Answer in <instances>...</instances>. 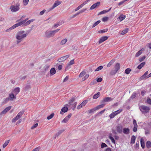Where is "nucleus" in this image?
<instances>
[{"mask_svg":"<svg viewBox=\"0 0 151 151\" xmlns=\"http://www.w3.org/2000/svg\"><path fill=\"white\" fill-rule=\"evenodd\" d=\"M72 115L71 113L70 114L66 116L65 118H64L62 121V123H66L68 122V120L70 118L71 116Z\"/></svg>","mask_w":151,"mask_h":151,"instance_id":"nucleus-12","label":"nucleus"},{"mask_svg":"<svg viewBox=\"0 0 151 151\" xmlns=\"http://www.w3.org/2000/svg\"><path fill=\"white\" fill-rule=\"evenodd\" d=\"M86 72L85 71H83L79 75V77H81L84 76Z\"/></svg>","mask_w":151,"mask_h":151,"instance_id":"nucleus-39","label":"nucleus"},{"mask_svg":"<svg viewBox=\"0 0 151 151\" xmlns=\"http://www.w3.org/2000/svg\"><path fill=\"white\" fill-rule=\"evenodd\" d=\"M108 31V29H106L103 30H101L99 31L98 32L99 33H103L106 32Z\"/></svg>","mask_w":151,"mask_h":151,"instance_id":"nucleus-35","label":"nucleus"},{"mask_svg":"<svg viewBox=\"0 0 151 151\" xmlns=\"http://www.w3.org/2000/svg\"><path fill=\"white\" fill-rule=\"evenodd\" d=\"M35 20V19H32L27 21L26 22L27 26L31 22H33Z\"/></svg>","mask_w":151,"mask_h":151,"instance_id":"nucleus-46","label":"nucleus"},{"mask_svg":"<svg viewBox=\"0 0 151 151\" xmlns=\"http://www.w3.org/2000/svg\"><path fill=\"white\" fill-rule=\"evenodd\" d=\"M139 109L142 113L143 114L148 113L150 110L149 107L145 105H142L140 106Z\"/></svg>","mask_w":151,"mask_h":151,"instance_id":"nucleus-3","label":"nucleus"},{"mask_svg":"<svg viewBox=\"0 0 151 151\" xmlns=\"http://www.w3.org/2000/svg\"><path fill=\"white\" fill-rule=\"evenodd\" d=\"M29 0H23V4L24 6H26L28 4Z\"/></svg>","mask_w":151,"mask_h":151,"instance_id":"nucleus-52","label":"nucleus"},{"mask_svg":"<svg viewBox=\"0 0 151 151\" xmlns=\"http://www.w3.org/2000/svg\"><path fill=\"white\" fill-rule=\"evenodd\" d=\"M125 1V0H124L122 1L119 2V3H118V4L119 6L121 5H122Z\"/></svg>","mask_w":151,"mask_h":151,"instance_id":"nucleus-62","label":"nucleus"},{"mask_svg":"<svg viewBox=\"0 0 151 151\" xmlns=\"http://www.w3.org/2000/svg\"><path fill=\"white\" fill-rule=\"evenodd\" d=\"M56 71L55 69L53 68H52L50 71V73L52 75L56 73Z\"/></svg>","mask_w":151,"mask_h":151,"instance_id":"nucleus-29","label":"nucleus"},{"mask_svg":"<svg viewBox=\"0 0 151 151\" xmlns=\"http://www.w3.org/2000/svg\"><path fill=\"white\" fill-rule=\"evenodd\" d=\"M146 57L145 56H143L141 58L139 59V60L140 62H142L143 61L145 58Z\"/></svg>","mask_w":151,"mask_h":151,"instance_id":"nucleus-50","label":"nucleus"},{"mask_svg":"<svg viewBox=\"0 0 151 151\" xmlns=\"http://www.w3.org/2000/svg\"><path fill=\"white\" fill-rule=\"evenodd\" d=\"M54 114L53 113L51 114L50 115L48 116L47 118V119L49 120L52 119L54 116Z\"/></svg>","mask_w":151,"mask_h":151,"instance_id":"nucleus-40","label":"nucleus"},{"mask_svg":"<svg viewBox=\"0 0 151 151\" xmlns=\"http://www.w3.org/2000/svg\"><path fill=\"white\" fill-rule=\"evenodd\" d=\"M147 102L148 104H151V99H148L147 100Z\"/></svg>","mask_w":151,"mask_h":151,"instance_id":"nucleus-64","label":"nucleus"},{"mask_svg":"<svg viewBox=\"0 0 151 151\" xmlns=\"http://www.w3.org/2000/svg\"><path fill=\"white\" fill-rule=\"evenodd\" d=\"M104 106V104H101L98 105L95 108L96 110H97L103 107Z\"/></svg>","mask_w":151,"mask_h":151,"instance_id":"nucleus-28","label":"nucleus"},{"mask_svg":"<svg viewBox=\"0 0 151 151\" xmlns=\"http://www.w3.org/2000/svg\"><path fill=\"white\" fill-rule=\"evenodd\" d=\"M74 63V60L73 59L70 61V62L68 64L67 67L68 66H69L72 65Z\"/></svg>","mask_w":151,"mask_h":151,"instance_id":"nucleus-45","label":"nucleus"},{"mask_svg":"<svg viewBox=\"0 0 151 151\" xmlns=\"http://www.w3.org/2000/svg\"><path fill=\"white\" fill-rule=\"evenodd\" d=\"M103 68V66L101 65L98 67L95 70V71H97L99 70H101Z\"/></svg>","mask_w":151,"mask_h":151,"instance_id":"nucleus-49","label":"nucleus"},{"mask_svg":"<svg viewBox=\"0 0 151 151\" xmlns=\"http://www.w3.org/2000/svg\"><path fill=\"white\" fill-rule=\"evenodd\" d=\"M115 70H114V74L116 73L120 69V65L119 63H117L115 66Z\"/></svg>","mask_w":151,"mask_h":151,"instance_id":"nucleus-13","label":"nucleus"},{"mask_svg":"<svg viewBox=\"0 0 151 151\" xmlns=\"http://www.w3.org/2000/svg\"><path fill=\"white\" fill-rule=\"evenodd\" d=\"M146 146L148 148H150L151 147V142L149 141H147L146 143Z\"/></svg>","mask_w":151,"mask_h":151,"instance_id":"nucleus-30","label":"nucleus"},{"mask_svg":"<svg viewBox=\"0 0 151 151\" xmlns=\"http://www.w3.org/2000/svg\"><path fill=\"white\" fill-rule=\"evenodd\" d=\"M108 18L107 17H103L102 19V20L103 22H105L107 21L108 20Z\"/></svg>","mask_w":151,"mask_h":151,"instance_id":"nucleus-58","label":"nucleus"},{"mask_svg":"<svg viewBox=\"0 0 151 151\" xmlns=\"http://www.w3.org/2000/svg\"><path fill=\"white\" fill-rule=\"evenodd\" d=\"M31 85L29 84H26L24 88V90L26 91H29V90H30L31 89Z\"/></svg>","mask_w":151,"mask_h":151,"instance_id":"nucleus-18","label":"nucleus"},{"mask_svg":"<svg viewBox=\"0 0 151 151\" xmlns=\"http://www.w3.org/2000/svg\"><path fill=\"white\" fill-rule=\"evenodd\" d=\"M108 12V11H106V10H103L101 12H100L99 14H98V15H101V14H105V13H106Z\"/></svg>","mask_w":151,"mask_h":151,"instance_id":"nucleus-43","label":"nucleus"},{"mask_svg":"<svg viewBox=\"0 0 151 151\" xmlns=\"http://www.w3.org/2000/svg\"><path fill=\"white\" fill-rule=\"evenodd\" d=\"M18 119H18V118L16 116L13 119L12 121L13 122H15Z\"/></svg>","mask_w":151,"mask_h":151,"instance_id":"nucleus-60","label":"nucleus"},{"mask_svg":"<svg viewBox=\"0 0 151 151\" xmlns=\"http://www.w3.org/2000/svg\"><path fill=\"white\" fill-rule=\"evenodd\" d=\"M12 108L11 106H9L5 108L0 113V115L4 114H6V112L9 111Z\"/></svg>","mask_w":151,"mask_h":151,"instance_id":"nucleus-6","label":"nucleus"},{"mask_svg":"<svg viewBox=\"0 0 151 151\" xmlns=\"http://www.w3.org/2000/svg\"><path fill=\"white\" fill-rule=\"evenodd\" d=\"M16 95L12 93L9 94V97L10 101H13L16 98Z\"/></svg>","mask_w":151,"mask_h":151,"instance_id":"nucleus-10","label":"nucleus"},{"mask_svg":"<svg viewBox=\"0 0 151 151\" xmlns=\"http://www.w3.org/2000/svg\"><path fill=\"white\" fill-rule=\"evenodd\" d=\"M135 137L134 135L132 136L131 138V144H134L135 142Z\"/></svg>","mask_w":151,"mask_h":151,"instance_id":"nucleus-22","label":"nucleus"},{"mask_svg":"<svg viewBox=\"0 0 151 151\" xmlns=\"http://www.w3.org/2000/svg\"><path fill=\"white\" fill-rule=\"evenodd\" d=\"M24 111H20L16 116L18 119H19L22 116V114H24Z\"/></svg>","mask_w":151,"mask_h":151,"instance_id":"nucleus-23","label":"nucleus"},{"mask_svg":"<svg viewBox=\"0 0 151 151\" xmlns=\"http://www.w3.org/2000/svg\"><path fill=\"white\" fill-rule=\"evenodd\" d=\"M68 108L67 107L65 106L62 108L61 110V111L60 112V114H63V112H66L68 111Z\"/></svg>","mask_w":151,"mask_h":151,"instance_id":"nucleus-15","label":"nucleus"},{"mask_svg":"<svg viewBox=\"0 0 151 151\" xmlns=\"http://www.w3.org/2000/svg\"><path fill=\"white\" fill-rule=\"evenodd\" d=\"M87 102L88 101L87 100H85L81 104V105L83 107L86 104V103H87Z\"/></svg>","mask_w":151,"mask_h":151,"instance_id":"nucleus-47","label":"nucleus"},{"mask_svg":"<svg viewBox=\"0 0 151 151\" xmlns=\"http://www.w3.org/2000/svg\"><path fill=\"white\" fill-rule=\"evenodd\" d=\"M19 4L17 3L16 5L11 6L10 7V9L12 12H16L19 10Z\"/></svg>","mask_w":151,"mask_h":151,"instance_id":"nucleus-4","label":"nucleus"},{"mask_svg":"<svg viewBox=\"0 0 151 151\" xmlns=\"http://www.w3.org/2000/svg\"><path fill=\"white\" fill-rule=\"evenodd\" d=\"M75 98L74 97H73L71 98L70 99L69 101V104L71 105V103H73L75 100Z\"/></svg>","mask_w":151,"mask_h":151,"instance_id":"nucleus-33","label":"nucleus"},{"mask_svg":"<svg viewBox=\"0 0 151 151\" xmlns=\"http://www.w3.org/2000/svg\"><path fill=\"white\" fill-rule=\"evenodd\" d=\"M9 140H7L5 142V143L3 144V147L4 148H5L7 145H8L9 144Z\"/></svg>","mask_w":151,"mask_h":151,"instance_id":"nucleus-41","label":"nucleus"},{"mask_svg":"<svg viewBox=\"0 0 151 151\" xmlns=\"http://www.w3.org/2000/svg\"><path fill=\"white\" fill-rule=\"evenodd\" d=\"M109 137L110 139L111 140L112 142H113V137L112 136V134H109Z\"/></svg>","mask_w":151,"mask_h":151,"instance_id":"nucleus-56","label":"nucleus"},{"mask_svg":"<svg viewBox=\"0 0 151 151\" xmlns=\"http://www.w3.org/2000/svg\"><path fill=\"white\" fill-rule=\"evenodd\" d=\"M145 64V62H143L140 64L139 65L137 66V68L139 69H140L142 68L143 67Z\"/></svg>","mask_w":151,"mask_h":151,"instance_id":"nucleus-26","label":"nucleus"},{"mask_svg":"<svg viewBox=\"0 0 151 151\" xmlns=\"http://www.w3.org/2000/svg\"><path fill=\"white\" fill-rule=\"evenodd\" d=\"M124 134H127L129 133V129L128 128H123L122 131Z\"/></svg>","mask_w":151,"mask_h":151,"instance_id":"nucleus-17","label":"nucleus"},{"mask_svg":"<svg viewBox=\"0 0 151 151\" xmlns=\"http://www.w3.org/2000/svg\"><path fill=\"white\" fill-rule=\"evenodd\" d=\"M95 111H96V110L95 109V108H94L93 109H91V110H89L88 111L89 113L91 114L93 112Z\"/></svg>","mask_w":151,"mask_h":151,"instance_id":"nucleus-55","label":"nucleus"},{"mask_svg":"<svg viewBox=\"0 0 151 151\" xmlns=\"http://www.w3.org/2000/svg\"><path fill=\"white\" fill-rule=\"evenodd\" d=\"M60 29H58L53 31H46L45 32V36L48 38L53 37L55 34L58 32Z\"/></svg>","mask_w":151,"mask_h":151,"instance_id":"nucleus-2","label":"nucleus"},{"mask_svg":"<svg viewBox=\"0 0 151 151\" xmlns=\"http://www.w3.org/2000/svg\"><path fill=\"white\" fill-rule=\"evenodd\" d=\"M61 1H59L58 0L56 1L55 2L52 8H50V10H51L54 9V8L60 5L61 4Z\"/></svg>","mask_w":151,"mask_h":151,"instance_id":"nucleus-9","label":"nucleus"},{"mask_svg":"<svg viewBox=\"0 0 151 151\" xmlns=\"http://www.w3.org/2000/svg\"><path fill=\"white\" fill-rule=\"evenodd\" d=\"M122 111V109H119L114 112V116L120 113Z\"/></svg>","mask_w":151,"mask_h":151,"instance_id":"nucleus-32","label":"nucleus"},{"mask_svg":"<svg viewBox=\"0 0 151 151\" xmlns=\"http://www.w3.org/2000/svg\"><path fill=\"white\" fill-rule=\"evenodd\" d=\"M138 126H134L133 130L134 132H136L137 130Z\"/></svg>","mask_w":151,"mask_h":151,"instance_id":"nucleus-59","label":"nucleus"},{"mask_svg":"<svg viewBox=\"0 0 151 151\" xmlns=\"http://www.w3.org/2000/svg\"><path fill=\"white\" fill-rule=\"evenodd\" d=\"M40 149L39 147H37L34 149L32 151H39Z\"/></svg>","mask_w":151,"mask_h":151,"instance_id":"nucleus-63","label":"nucleus"},{"mask_svg":"<svg viewBox=\"0 0 151 151\" xmlns=\"http://www.w3.org/2000/svg\"><path fill=\"white\" fill-rule=\"evenodd\" d=\"M116 130L119 133H121L122 132V127L121 126H118L117 127Z\"/></svg>","mask_w":151,"mask_h":151,"instance_id":"nucleus-24","label":"nucleus"},{"mask_svg":"<svg viewBox=\"0 0 151 151\" xmlns=\"http://www.w3.org/2000/svg\"><path fill=\"white\" fill-rule=\"evenodd\" d=\"M101 3L99 1L93 4L90 8V10H92L96 8H97L100 5Z\"/></svg>","mask_w":151,"mask_h":151,"instance_id":"nucleus-8","label":"nucleus"},{"mask_svg":"<svg viewBox=\"0 0 151 151\" xmlns=\"http://www.w3.org/2000/svg\"><path fill=\"white\" fill-rule=\"evenodd\" d=\"M83 6L82 5V4L80 5L79 6H78L75 9V11H77L78 10H79L80 9L82 8Z\"/></svg>","mask_w":151,"mask_h":151,"instance_id":"nucleus-44","label":"nucleus"},{"mask_svg":"<svg viewBox=\"0 0 151 151\" xmlns=\"http://www.w3.org/2000/svg\"><path fill=\"white\" fill-rule=\"evenodd\" d=\"M143 52V50L142 49H141L138 51L136 53L135 56V57H138Z\"/></svg>","mask_w":151,"mask_h":151,"instance_id":"nucleus-27","label":"nucleus"},{"mask_svg":"<svg viewBox=\"0 0 151 151\" xmlns=\"http://www.w3.org/2000/svg\"><path fill=\"white\" fill-rule=\"evenodd\" d=\"M107 146V145L104 143H102L101 144V148H103L105 147H106Z\"/></svg>","mask_w":151,"mask_h":151,"instance_id":"nucleus-54","label":"nucleus"},{"mask_svg":"<svg viewBox=\"0 0 151 151\" xmlns=\"http://www.w3.org/2000/svg\"><path fill=\"white\" fill-rule=\"evenodd\" d=\"M27 34L24 30H21L18 31L16 36L17 44H18L23 40L27 36Z\"/></svg>","mask_w":151,"mask_h":151,"instance_id":"nucleus-1","label":"nucleus"},{"mask_svg":"<svg viewBox=\"0 0 151 151\" xmlns=\"http://www.w3.org/2000/svg\"><path fill=\"white\" fill-rule=\"evenodd\" d=\"M113 100V99L111 97H105L101 101V104H104V105L105 106L107 102L112 101Z\"/></svg>","mask_w":151,"mask_h":151,"instance_id":"nucleus-5","label":"nucleus"},{"mask_svg":"<svg viewBox=\"0 0 151 151\" xmlns=\"http://www.w3.org/2000/svg\"><path fill=\"white\" fill-rule=\"evenodd\" d=\"M20 91V88L19 87L15 88L14 90L13 93L16 95Z\"/></svg>","mask_w":151,"mask_h":151,"instance_id":"nucleus-16","label":"nucleus"},{"mask_svg":"<svg viewBox=\"0 0 151 151\" xmlns=\"http://www.w3.org/2000/svg\"><path fill=\"white\" fill-rule=\"evenodd\" d=\"M18 26H19L18 23L15 24L14 25L12 26L11 27V29H13Z\"/></svg>","mask_w":151,"mask_h":151,"instance_id":"nucleus-53","label":"nucleus"},{"mask_svg":"<svg viewBox=\"0 0 151 151\" xmlns=\"http://www.w3.org/2000/svg\"><path fill=\"white\" fill-rule=\"evenodd\" d=\"M108 37L107 36H104L101 37L99 41V43L101 44V43L103 42L105 40H106L108 39Z\"/></svg>","mask_w":151,"mask_h":151,"instance_id":"nucleus-14","label":"nucleus"},{"mask_svg":"<svg viewBox=\"0 0 151 151\" xmlns=\"http://www.w3.org/2000/svg\"><path fill=\"white\" fill-rule=\"evenodd\" d=\"M100 95V92H98L96 94L94 95L93 97V98L94 99H96L99 98Z\"/></svg>","mask_w":151,"mask_h":151,"instance_id":"nucleus-21","label":"nucleus"},{"mask_svg":"<svg viewBox=\"0 0 151 151\" xmlns=\"http://www.w3.org/2000/svg\"><path fill=\"white\" fill-rule=\"evenodd\" d=\"M128 31V28H126L124 30L122 31L121 32V34L123 35L126 34L127 33Z\"/></svg>","mask_w":151,"mask_h":151,"instance_id":"nucleus-38","label":"nucleus"},{"mask_svg":"<svg viewBox=\"0 0 151 151\" xmlns=\"http://www.w3.org/2000/svg\"><path fill=\"white\" fill-rule=\"evenodd\" d=\"M113 64V60H111L107 65V67H110Z\"/></svg>","mask_w":151,"mask_h":151,"instance_id":"nucleus-34","label":"nucleus"},{"mask_svg":"<svg viewBox=\"0 0 151 151\" xmlns=\"http://www.w3.org/2000/svg\"><path fill=\"white\" fill-rule=\"evenodd\" d=\"M64 131V129H62V130H60L56 134V135H55L56 137H55V138L56 137H58L60 134L62 133H63Z\"/></svg>","mask_w":151,"mask_h":151,"instance_id":"nucleus-31","label":"nucleus"},{"mask_svg":"<svg viewBox=\"0 0 151 151\" xmlns=\"http://www.w3.org/2000/svg\"><path fill=\"white\" fill-rule=\"evenodd\" d=\"M38 125V124L37 123H36L35 124L33 125L31 127V129H33L34 128L36 127Z\"/></svg>","mask_w":151,"mask_h":151,"instance_id":"nucleus-57","label":"nucleus"},{"mask_svg":"<svg viewBox=\"0 0 151 151\" xmlns=\"http://www.w3.org/2000/svg\"><path fill=\"white\" fill-rule=\"evenodd\" d=\"M89 77V75L87 74L85 75V76H84L82 78V81H84L86 80Z\"/></svg>","mask_w":151,"mask_h":151,"instance_id":"nucleus-48","label":"nucleus"},{"mask_svg":"<svg viewBox=\"0 0 151 151\" xmlns=\"http://www.w3.org/2000/svg\"><path fill=\"white\" fill-rule=\"evenodd\" d=\"M100 20H98L95 22L93 25L92 26V28L94 27L95 26H97V25H98L100 22H101Z\"/></svg>","mask_w":151,"mask_h":151,"instance_id":"nucleus-36","label":"nucleus"},{"mask_svg":"<svg viewBox=\"0 0 151 151\" xmlns=\"http://www.w3.org/2000/svg\"><path fill=\"white\" fill-rule=\"evenodd\" d=\"M49 67V66L48 65H46L44 67V68L45 72L46 71Z\"/></svg>","mask_w":151,"mask_h":151,"instance_id":"nucleus-51","label":"nucleus"},{"mask_svg":"<svg viewBox=\"0 0 151 151\" xmlns=\"http://www.w3.org/2000/svg\"><path fill=\"white\" fill-rule=\"evenodd\" d=\"M140 143L142 147V148H144L145 147V142L144 139L142 138L140 139Z\"/></svg>","mask_w":151,"mask_h":151,"instance_id":"nucleus-25","label":"nucleus"},{"mask_svg":"<svg viewBox=\"0 0 151 151\" xmlns=\"http://www.w3.org/2000/svg\"><path fill=\"white\" fill-rule=\"evenodd\" d=\"M148 73V71L145 72L144 75H143L140 78L141 80H143L145 78H148L151 77V73L149 74L148 76H147Z\"/></svg>","mask_w":151,"mask_h":151,"instance_id":"nucleus-7","label":"nucleus"},{"mask_svg":"<svg viewBox=\"0 0 151 151\" xmlns=\"http://www.w3.org/2000/svg\"><path fill=\"white\" fill-rule=\"evenodd\" d=\"M131 71V69L129 68H128L125 70V73L127 74H129Z\"/></svg>","mask_w":151,"mask_h":151,"instance_id":"nucleus-42","label":"nucleus"},{"mask_svg":"<svg viewBox=\"0 0 151 151\" xmlns=\"http://www.w3.org/2000/svg\"><path fill=\"white\" fill-rule=\"evenodd\" d=\"M67 41V40L66 39H64L61 41L60 42V44L62 45H64L66 42Z\"/></svg>","mask_w":151,"mask_h":151,"instance_id":"nucleus-37","label":"nucleus"},{"mask_svg":"<svg viewBox=\"0 0 151 151\" xmlns=\"http://www.w3.org/2000/svg\"><path fill=\"white\" fill-rule=\"evenodd\" d=\"M18 23L19 26L22 25V26L25 27L27 26L26 23H25L23 20L20 22Z\"/></svg>","mask_w":151,"mask_h":151,"instance_id":"nucleus-19","label":"nucleus"},{"mask_svg":"<svg viewBox=\"0 0 151 151\" xmlns=\"http://www.w3.org/2000/svg\"><path fill=\"white\" fill-rule=\"evenodd\" d=\"M69 57V55H66L61 57L58 59V61L60 62H62L64 61L65 60L68 58Z\"/></svg>","mask_w":151,"mask_h":151,"instance_id":"nucleus-11","label":"nucleus"},{"mask_svg":"<svg viewBox=\"0 0 151 151\" xmlns=\"http://www.w3.org/2000/svg\"><path fill=\"white\" fill-rule=\"evenodd\" d=\"M136 96L135 93H133L131 97L130 98V99H134Z\"/></svg>","mask_w":151,"mask_h":151,"instance_id":"nucleus-61","label":"nucleus"},{"mask_svg":"<svg viewBox=\"0 0 151 151\" xmlns=\"http://www.w3.org/2000/svg\"><path fill=\"white\" fill-rule=\"evenodd\" d=\"M126 17L124 15H120L119 17L117 18V19L118 20V21L119 20V22H121L123 20H124L125 18Z\"/></svg>","mask_w":151,"mask_h":151,"instance_id":"nucleus-20","label":"nucleus"}]
</instances>
